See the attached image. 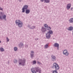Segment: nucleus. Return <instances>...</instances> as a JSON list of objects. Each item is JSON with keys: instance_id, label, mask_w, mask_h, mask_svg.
<instances>
[{"instance_id": "1", "label": "nucleus", "mask_w": 73, "mask_h": 73, "mask_svg": "<svg viewBox=\"0 0 73 73\" xmlns=\"http://www.w3.org/2000/svg\"><path fill=\"white\" fill-rule=\"evenodd\" d=\"M55 68L56 70L53 71V73H58L57 70H58L60 68L59 66L57 63H54L53 64V65L52 68Z\"/></svg>"}, {"instance_id": "2", "label": "nucleus", "mask_w": 73, "mask_h": 73, "mask_svg": "<svg viewBox=\"0 0 73 73\" xmlns=\"http://www.w3.org/2000/svg\"><path fill=\"white\" fill-rule=\"evenodd\" d=\"M16 23L19 25V27H22L23 24V23L19 20H16Z\"/></svg>"}, {"instance_id": "3", "label": "nucleus", "mask_w": 73, "mask_h": 73, "mask_svg": "<svg viewBox=\"0 0 73 73\" xmlns=\"http://www.w3.org/2000/svg\"><path fill=\"white\" fill-rule=\"evenodd\" d=\"M53 33V32L52 31H49L46 34V37L47 38H50L51 37L50 34H52Z\"/></svg>"}, {"instance_id": "4", "label": "nucleus", "mask_w": 73, "mask_h": 73, "mask_svg": "<svg viewBox=\"0 0 73 73\" xmlns=\"http://www.w3.org/2000/svg\"><path fill=\"white\" fill-rule=\"evenodd\" d=\"M25 60L24 59L23 60H22L21 59L19 60V64H21L22 65H24V63L25 62Z\"/></svg>"}, {"instance_id": "5", "label": "nucleus", "mask_w": 73, "mask_h": 73, "mask_svg": "<svg viewBox=\"0 0 73 73\" xmlns=\"http://www.w3.org/2000/svg\"><path fill=\"white\" fill-rule=\"evenodd\" d=\"M28 5H25L24 6L23 8L22 9V12L24 13L25 12V9H27L28 8Z\"/></svg>"}, {"instance_id": "6", "label": "nucleus", "mask_w": 73, "mask_h": 73, "mask_svg": "<svg viewBox=\"0 0 73 73\" xmlns=\"http://www.w3.org/2000/svg\"><path fill=\"white\" fill-rule=\"evenodd\" d=\"M63 53L66 56H68L69 55V53L67 50H64L63 51Z\"/></svg>"}, {"instance_id": "7", "label": "nucleus", "mask_w": 73, "mask_h": 73, "mask_svg": "<svg viewBox=\"0 0 73 73\" xmlns=\"http://www.w3.org/2000/svg\"><path fill=\"white\" fill-rule=\"evenodd\" d=\"M36 72H38L39 73H41V70L40 69H39V68H36Z\"/></svg>"}, {"instance_id": "8", "label": "nucleus", "mask_w": 73, "mask_h": 73, "mask_svg": "<svg viewBox=\"0 0 73 73\" xmlns=\"http://www.w3.org/2000/svg\"><path fill=\"white\" fill-rule=\"evenodd\" d=\"M44 27L46 28H47L48 30H50L51 29V28L49 27H48V25L47 24H44Z\"/></svg>"}, {"instance_id": "9", "label": "nucleus", "mask_w": 73, "mask_h": 73, "mask_svg": "<svg viewBox=\"0 0 73 73\" xmlns=\"http://www.w3.org/2000/svg\"><path fill=\"white\" fill-rule=\"evenodd\" d=\"M59 46V44H58L57 43H55V44H54V46L58 47H58Z\"/></svg>"}, {"instance_id": "10", "label": "nucleus", "mask_w": 73, "mask_h": 73, "mask_svg": "<svg viewBox=\"0 0 73 73\" xmlns=\"http://www.w3.org/2000/svg\"><path fill=\"white\" fill-rule=\"evenodd\" d=\"M44 1V0H40L41 2H43ZM44 1L45 3H49V2H50L49 0H44Z\"/></svg>"}, {"instance_id": "11", "label": "nucleus", "mask_w": 73, "mask_h": 73, "mask_svg": "<svg viewBox=\"0 0 73 73\" xmlns=\"http://www.w3.org/2000/svg\"><path fill=\"white\" fill-rule=\"evenodd\" d=\"M70 7H71V4H68L67 7V9H70Z\"/></svg>"}, {"instance_id": "12", "label": "nucleus", "mask_w": 73, "mask_h": 73, "mask_svg": "<svg viewBox=\"0 0 73 73\" xmlns=\"http://www.w3.org/2000/svg\"><path fill=\"white\" fill-rule=\"evenodd\" d=\"M30 12V10L29 9H27L26 11V13L27 14H28V13H29Z\"/></svg>"}, {"instance_id": "13", "label": "nucleus", "mask_w": 73, "mask_h": 73, "mask_svg": "<svg viewBox=\"0 0 73 73\" xmlns=\"http://www.w3.org/2000/svg\"><path fill=\"white\" fill-rule=\"evenodd\" d=\"M31 71L33 73H36V72L35 70V69L34 68H32L31 69Z\"/></svg>"}, {"instance_id": "14", "label": "nucleus", "mask_w": 73, "mask_h": 73, "mask_svg": "<svg viewBox=\"0 0 73 73\" xmlns=\"http://www.w3.org/2000/svg\"><path fill=\"white\" fill-rule=\"evenodd\" d=\"M42 32H45V31H46V28H42Z\"/></svg>"}, {"instance_id": "15", "label": "nucleus", "mask_w": 73, "mask_h": 73, "mask_svg": "<svg viewBox=\"0 0 73 73\" xmlns=\"http://www.w3.org/2000/svg\"><path fill=\"white\" fill-rule=\"evenodd\" d=\"M73 29V27H69V28L68 29V30L69 31H72V30Z\"/></svg>"}, {"instance_id": "16", "label": "nucleus", "mask_w": 73, "mask_h": 73, "mask_svg": "<svg viewBox=\"0 0 73 73\" xmlns=\"http://www.w3.org/2000/svg\"><path fill=\"white\" fill-rule=\"evenodd\" d=\"M52 59H53L54 60H55L56 59V57L55 56H52Z\"/></svg>"}, {"instance_id": "17", "label": "nucleus", "mask_w": 73, "mask_h": 73, "mask_svg": "<svg viewBox=\"0 0 73 73\" xmlns=\"http://www.w3.org/2000/svg\"><path fill=\"white\" fill-rule=\"evenodd\" d=\"M70 23H72L73 22V18H72L69 20Z\"/></svg>"}, {"instance_id": "18", "label": "nucleus", "mask_w": 73, "mask_h": 73, "mask_svg": "<svg viewBox=\"0 0 73 73\" xmlns=\"http://www.w3.org/2000/svg\"><path fill=\"white\" fill-rule=\"evenodd\" d=\"M6 15H4V16H3V18L4 20H6Z\"/></svg>"}, {"instance_id": "19", "label": "nucleus", "mask_w": 73, "mask_h": 73, "mask_svg": "<svg viewBox=\"0 0 73 73\" xmlns=\"http://www.w3.org/2000/svg\"><path fill=\"white\" fill-rule=\"evenodd\" d=\"M0 50L1 51H4V50L3 48H1Z\"/></svg>"}, {"instance_id": "20", "label": "nucleus", "mask_w": 73, "mask_h": 73, "mask_svg": "<svg viewBox=\"0 0 73 73\" xmlns=\"http://www.w3.org/2000/svg\"><path fill=\"white\" fill-rule=\"evenodd\" d=\"M17 50V47H15L14 48V50L15 51H16Z\"/></svg>"}, {"instance_id": "21", "label": "nucleus", "mask_w": 73, "mask_h": 73, "mask_svg": "<svg viewBox=\"0 0 73 73\" xmlns=\"http://www.w3.org/2000/svg\"><path fill=\"white\" fill-rule=\"evenodd\" d=\"M33 64H36V61L35 60L33 61Z\"/></svg>"}, {"instance_id": "22", "label": "nucleus", "mask_w": 73, "mask_h": 73, "mask_svg": "<svg viewBox=\"0 0 73 73\" xmlns=\"http://www.w3.org/2000/svg\"><path fill=\"white\" fill-rule=\"evenodd\" d=\"M48 44H46V45H45V48H48Z\"/></svg>"}, {"instance_id": "23", "label": "nucleus", "mask_w": 73, "mask_h": 73, "mask_svg": "<svg viewBox=\"0 0 73 73\" xmlns=\"http://www.w3.org/2000/svg\"><path fill=\"white\" fill-rule=\"evenodd\" d=\"M17 62V60H14V62L15 63H16Z\"/></svg>"}, {"instance_id": "24", "label": "nucleus", "mask_w": 73, "mask_h": 73, "mask_svg": "<svg viewBox=\"0 0 73 73\" xmlns=\"http://www.w3.org/2000/svg\"><path fill=\"white\" fill-rule=\"evenodd\" d=\"M35 26H33V27H32L31 29H34V28H35Z\"/></svg>"}, {"instance_id": "25", "label": "nucleus", "mask_w": 73, "mask_h": 73, "mask_svg": "<svg viewBox=\"0 0 73 73\" xmlns=\"http://www.w3.org/2000/svg\"><path fill=\"white\" fill-rule=\"evenodd\" d=\"M7 41H9V39L8 38V37H7Z\"/></svg>"}, {"instance_id": "26", "label": "nucleus", "mask_w": 73, "mask_h": 73, "mask_svg": "<svg viewBox=\"0 0 73 73\" xmlns=\"http://www.w3.org/2000/svg\"><path fill=\"white\" fill-rule=\"evenodd\" d=\"M31 57H33V54H31Z\"/></svg>"}, {"instance_id": "27", "label": "nucleus", "mask_w": 73, "mask_h": 73, "mask_svg": "<svg viewBox=\"0 0 73 73\" xmlns=\"http://www.w3.org/2000/svg\"><path fill=\"white\" fill-rule=\"evenodd\" d=\"M37 62H38V63L39 64H40V62H39V61H38Z\"/></svg>"}, {"instance_id": "28", "label": "nucleus", "mask_w": 73, "mask_h": 73, "mask_svg": "<svg viewBox=\"0 0 73 73\" xmlns=\"http://www.w3.org/2000/svg\"><path fill=\"white\" fill-rule=\"evenodd\" d=\"M0 10H3V9L0 7Z\"/></svg>"}, {"instance_id": "29", "label": "nucleus", "mask_w": 73, "mask_h": 73, "mask_svg": "<svg viewBox=\"0 0 73 73\" xmlns=\"http://www.w3.org/2000/svg\"><path fill=\"white\" fill-rule=\"evenodd\" d=\"M31 53H34V51H31Z\"/></svg>"}, {"instance_id": "30", "label": "nucleus", "mask_w": 73, "mask_h": 73, "mask_svg": "<svg viewBox=\"0 0 73 73\" xmlns=\"http://www.w3.org/2000/svg\"><path fill=\"white\" fill-rule=\"evenodd\" d=\"M1 19V16H0V19Z\"/></svg>"}, {"instance_id": "31", "label": "nucleus", "mask_w": 73, "mask_h": 73, "mask_svg": "<svg viewBox=\"0 0 73 73\" xmlns=\"http://www.w3.org/2000/svg\"><path fill=\"white\" fill-rule=\"evenodd\" d=\"M1 41H0V43H1Z\"/></svg>"}, {"instance_id": "32", "label": "nucleus", "mask_w": 73, "mask_h": 73, "mask_svg": "<svg viewBox=\"0 0 73 73\" xmlns=\"http://www.w3.org/2000/svg\"><path fill=\"white\" fill-rule=\"evenodd\" d=\"M72 9V8H71V9Z\"/></svg>"}, {"instance_id": "33", "label": "nucleus", "mask_w": 73, "mask_h": 73, "mask_svg": "<svg viewBox=\"0 0 73 73\" xmlns=\"http://www.w3.org/2000/svg\"><path fill=\"white\" fill-rule=\"evenodd\" d=\"M23 44H22V45H23Z\"/></svg>"}]
</instances>
